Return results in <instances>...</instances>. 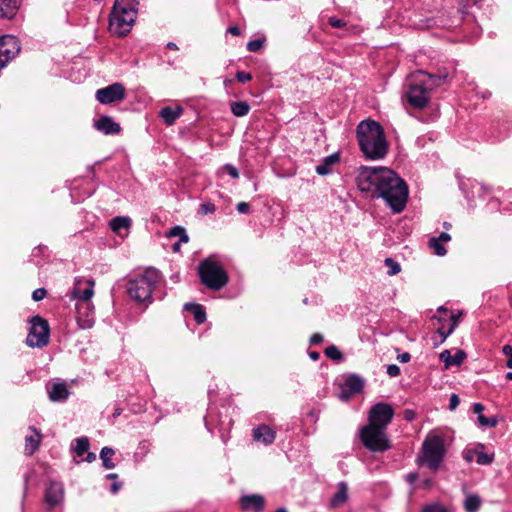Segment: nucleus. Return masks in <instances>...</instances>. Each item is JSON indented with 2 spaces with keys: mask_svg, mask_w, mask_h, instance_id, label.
Here are the masks:
<instances>
[{
  "mask_svg": "<svg viewBox=\"0 0 512 512\" xmlns=\"http://www.w3.org/2000/svg\"><path fill=\"white\" fill-rule=\"evenodd\" d=\"M364 382L362 378L357 375H351L345 381V388L351 395L357 394L362 391Z\"/></svg>",
  "mask_w": 512,
  "mask_h": 512,
  "instance_id": "nucleus-25",
  "label": "nucleus"
},
{
  "mask_svg": "<svg viewBox=\"0 0 512 512\" xmlns=\"http://www.w3.org/2000/svg\"><path fill=\"white\" fill-rule=\"evenodd\" d=\"M403 417L406 421L412 422L416 418V413L414 410L406 409L403 413Z\"/></svg>",
  "mask_w": 512,
  "mask_h": 512,
  "instance_id": "nucleus-51",
  "label": "nucleus"
},
{
  "mask_svg": "<svg viewBox=\"0 0 512 512\" xmlns=\"http://www.w3.org/2000/svg\"><path fill=\"white\" fill-rule=\"evenodd\" d=\"M437 239L440 242H448L451 240V236L447 232H442Z\"/></svg>",
  "mask_w": 512,
  "mask_h": 512,
  "instance_id": "nucleus-57",
  "label": "nucleus"
},
{
  "mask_svg": "<svg viewBox=\"0 0 512 512\" xmlns=\"http://www.w3.org/2000/svg\"><path fill=\"white\" fill-rule=\"evenodd\" d=\"M240 506L243 511L254 510L262 512L264 510L265 501L261 495H245L240 498Z\"/></svg>",
  "mask_w": 512,
  "mask_h": 512,
  "instance_id": "nucleus-17",
  "label": "nucleus"
},
{
  "mask_svg": "<svg viewBox=\"0 0 512 512\" xmlns=\"http://www.w3.org/2000/svg\"><path fill=\"white\" fill-rule=\"evenodd\" d=\"M360 439L363 445L372 452H384L391 447L383 428L366 425L360 431Z\"/></svg>",
  "mask_w": 512,
  "mask_h": 512,
  "instance_id": "nucleus-8",
  "label": "nucleus"
},
{
  "mask_svg": "<svg viewBox=\"0 0 512 512\" xmlns=\"http://www.w3.org/2000/svg\"><path fill=\"white\" fill-rule=\"evenodd\" d=\"M467 355L464 350L458 349L454 355H451L449 350H444L440 353V360L444 362L445 367L460 366L466 359Z\"/></svg>",
  "mask_w": 512,
  "mask_h": 512,
  "instance_id": "nucleus-20",
  "label": "nucleus"
},
{
  "mask_svg": "<svg viewBox=\"0 0 512 512\" xmlns=\"http://www.w3.org/2000/svg\"><path fill=\"white\" fill-rule=\"evenodd\" d=\"M95 97L101 104H111L122 101L125 98V87L116 82L96 91Z\"/></svg>",
  "mask_w": 512,
  "mask_h": 512,
  "instance_id": "nucleus-12",
  "label": "nucleus"
},
{
  "mask_svg": "<svg viewBox=\"0 0 512 512\" xmlns=\"http://www.w3.org/2000/svg\"><path fill=\"white\" fill-rule=\"evenodd\" d=\"M47 291L44 288H38L33 291L32 299L34 301H40L46 297Z\"/></svg>",
  "mask_w": 512,
  "mask_h": 512,
  "instance_id": "nucleus-44",
  "label": "nucleus"
},
{
  "mask_svg": "<svg viewBox=\"0 0 512 512\" xmlns=\"http://www.w3.org/2000/svg\"><path fill=\"white\" fill-rule=\"evenodd\" d=\"M47 392L52 402L66 401L70 395V391L65 382L52 383L50 386H47Z\"/></svg>",
  "mask_w": 512,
  "mask_h": 512,
  "instance_id": "nucleus-16",
  "label": "nucleus"
},
{
  "mask_svg": "<svg viewBox=\"0 0 512 512\" xmlns=\"http://www.w3.org/2000/svg\"><path fill=\"white\" fill-rule=\"evenodd\" d=\"M76 321L81 329H89L94 325V306L92 302H76Z\"/></svg>",
  "mask_w": 512,
  "mask_h": 512,
  "instance_id": "nucleus-13",
  "label": "nucleus"
},
{
  "mask_svg": "<svg viewBox=\"0 0 512 512\" xmlns=\"http://www.w3.org/2000/svg\"><path fill=\"white\" fill-rule=\"evenodd\" d=\"M456 328V321L454 323H450L449 328L447 330L444 329V326L438 328L437 332L441 336V343H443L446 338L453 333Z\"/></svg>",
  "mask_w": 512,
  "mask_h": 512,
  "instance_id": "nucleus-39",
  "label": "nucleus"
},
{
  "mask_svg": "<svg viewBox=\"0 0 512 512\" xmlns=\"http://www.w3.org/2000/svg\"><path fill=\"white\" fill-rule=\"evenodd\" d=\"M138 6V0H115L110 14V31L119 37L127 35L136 20Z\"/></svg>",
  "mask_w": 512,
  "mask_h": 512,
  "instance_id": "nucleus-4",
  "label": "nucleus"
},
{
  "mask_svg": "<svg viewBox=\"0 0 512 512\" xmlns=\"http://www.w3.org/2000/svg\"><path fill=\"white\" fill-rule=\"evenodd\" d=\"M360 150L367 159H383L388 152V143L382 126L374 120L361 121L356 129Z\"/></svg>",
  "mask_w": 512,
  "mask_h": 512,
  "instance_id": "nucleus-3",
  "label": "nucleus"
},
{
  "mask_svg": "<svg viewBox=\"0 0 512 512\" xmlns=\"http://www.w3.org/2000/svg\"><path fill=\"white\" fill-rule=\"evenodd\" d=\"M476 461L480 465H487L493 461V458L484 452H477Z\"/></svg>",
  "mask_w": 512,
  "mask_h": 512,
  "instance_id": "nucleus-41",
  "label": "nucleus"
},
{
  "mask_svg": "<svg viewBox=\"0 0 512 512\" xmlns=\"http://www.w3.org/2000/svg\"><path fill=\"white\" fill-rule=\"evenodd\" d=\"M429 247L432 248L438 256H444L447 253L446 248L441 244L439 239L435 237L429 240Z\"/></svg>",
  "mask_w": 512,
  "mask_h": 512,
  "instance_id": "nucleus-35",
  "label": "nucleus"
},
{
  "mask_svg": "<svg viewBox=\"0 0 512 512\" xmlns=\"http://www.w3.org/2000/svg\"><path fill=\"white\" fill-rule=\"evenodd\" d=\"M96 459V455L94 453H88L86 457L87 462H93Z\"/></svg>",
  "mask_w": 512,
  "mask_h": 512,
  "instance_id": "nucleus-61",
  "label": "nucleus"
},
{
  "mask_svg": "<svg viewBox=\"0 0 512 512\" xmlns=\"http://www.w3.org/2000/svg\"><path fill=\"white\" fill-rule=\"evenodd\" d=\"M431 485H432V480H431V479H425V480L423 481V486H424L425 488H429V487H431Z\"/></svg>",
  "mask_w": 512,
  "mask_h": 512,
  "instance_id": "nucleus-63",
  "label": "nucleus"
},
{
  "mask_svg": "<svg viewBox=\"0 0 512 512\" xmlns=\"http://www.w3.org/2000/svg\"><path fill=\"white\" fill-rule=\"evenodd\" d=\"M481 506V498L476 495H468L464 501V508L467 512H477Z\"/></svg>",
  "mask_w": 512,
  "mask_h": 512,
  "instance_id": "nucleus-29",
  "label": "nucleus"
},
{
  "mask_svg": "<svg viewBox=\"0 0 512 512\" xmlns=\"http://www.w3.org/2000/svg\"><path fill=\"white\" fill-rule=\"evenodd\" d=\"M309 357H310L312 360L316 361V360H318V359H319L320 354H319L317 351H311V352L309 353Z\"/></svg>",
  "mask_w": 512,
  "mask_h": 512,
  "instance_id": "nucleus-60",
  "label": "nucleus"
},
{
  "mask_svg": "<svg viewBox=\"0 0 512 512\" xmlns=\"http://www.w3.org/2000/svg\"><path fill=\"white\" fill-rule=\"evenodd\" d=\"M222 169L225 170L233 179L239 178V171L233 165L226 164Z\"/></svg>",
  "mask_w": 512,
  "mask_h": 512,
  "instance_id": "nucleus-43",
  "label": "nucleus"
},
{
  "mask_svg": "<svg viewBox=\"0 0 512 512\" xmlns=\"http://www.w3.org/2000/svg\"><path fill=\"white\" fill-rule=\"evenodd\" d=\"M410 354L405 352V353H402V354H399L397 359L401 362V363H407L410 361Z\"/></svg>",
  "mask_w": 512,
  "mask_h": 512,
  "instance_id": "nucleus-53",
  "label": "nucleus"
},
{
  "mask_svg": "<svg viewBox=\"0 0 512 512\" xmlns=\"http://www.w3.org/2000/svg\"><path fill=\"white\" fill-rule=\"evenodd\" d=\"M115 454V451L110 447H103L100 452V458L102 460L103 466L106 469H113L115 464L112 462L111 457Z\"/></svg>",
  "mask_w": 512,
  "mask_h": 512,
  "instance_id": "nucleus-31",
  "label": "nucleus"
},
{
  "mask_svg": "<svg viewBox=\"0 0 512 512\" xmlns=\"http://www.w3.org/2000/svg\"><path fill=\"white\" fill-rule=\"evenodd\" d=\"M160 281V273L148 268L142 274L131 277L126 283V291L131 299L139 303H151L152 293Z\"/></svg>",
  "mask_w": 512,
  "mask_h": 512,
  "instance_id": "nucleus-5",
  "label": "nucleus"
},
{
  "mask_svg": "<svg viewBox=\"0 0 512 512\" xmlns=\"http://www.w3.org/2000/svg\"><path fill=\"white\" fill-rule=\"evenodd\" d=\"M477 186H479V190L482 191V194H489L491 192V188L487 185L477 183Z\"/></svg>",
  "mask_w": 512,
  "mask_h": 512,
  "instance_id": "nucleus-58",
  "label": "nucleus"
},
{
  "mask_svg": "<svg viewBox=\"0 0 512 512\" xmlns=\"http://www.w3.org/2000/svg\"><path fill=\"white\" fill-rule=\"evenodd\" d=\"M483 410H484V406L481 403H475L473 405V412L478 414V416L480 414H482Z\"/></svg>",
  "mask_w": 512,
  "mask_h": 512,
  "instance_id": "nucleus-56",
  "label": "nucleus"
},
{
  "mask_svg": "<svg viewBox=\"0 0 512 512\" xmlns=\"http://www.w3.org/2000/svg\"><path fill=\"white\" fill-rule=\"evenodd\" d=\"M339 161V155L337 153L331 154L325 157L321 164L316 167V172L319 175H327L331 172V166Z\"/></svg>",
  "mask_w": 512,
  "mask_h": 512,
  "instance_id": "nucleus-26",
  "label": "nucleus"
},
{
  "mask_svg": "<svg viewBox=\"0 0 512 512\" xmlns=\"http://www.w3.org/2000/svg\"><path fill=\"white\" fill-rule=\"evenodd\" d=\"M94 126L98 131L106 135H115L120 133L121 131L120 125L109 116H101L94 123Z\"/></svg>",
  "mask_w": 512,
  "mask_h": 512,
  "instance_id": "nucleus-18",
  "label": "nucleus"
},
{
  "mask_svg": "<svg viewBox=\"0 0 512 512\" xmlns=\"http://www.w3.org/2000/svg\"><path fill=\"white\" fill-rule=\"evenodd\" d=\"M122 413V409L117 407L114 412H113V417L116 418L118 416H120V414Z\"/></svg>",
  "mask_w": 512,
  "mask_h": 512,
  "instance_id": "nucleus-64",
  "label": "nucleus"
},
{
  "mask_svg": "<svg viewBox=\"0 0 512 512\" xmlns=\"http://www.w3.org/2000/svg\"><path fill=\"white\" fill-rule=\"evenodd\" d=\"M184 309L191 312L195 321L202 324L206 321V312L202 305L196 303H186Z\"/></svg>",
  "mask_w": 512,
  "mask_h": 512,
  "instance_id": "nucleus-27",
  "label": "nucleus"
},
{
  "mask_svg": "<svg viewBox=\"0 0 512 512\" xmlns=\"http://www.w3.org/2000/svg\"><path fill=\"white\" fill-rule=\"evenodd\" d=\"M275 431L268 425L262 424L253 430V439L265 445H270L275 440Z\"/></svg>",
  "mask_w": 512,
  "mask_h": 512,
  "instance_id": "nucleus-19",
  "label": "nucleus"
},
{
  "mask_svg": "<svg viewBox=\"0 0 512 512\" xmlns=\"http://www.w3.org/2000/svg\"><path fill=\"white\" fill-rule=\"evenodd\" d=\"M394 409L390 404L380 402L373 405L369 411L368 425L386 429L387 425L392 421Z\"/></svg>",
  "mask_w": 512,
  "mask_h": 512,
  "instance_id": "nucleus-10",
  "label": "nucleus"
},
{
  "mask_svg": "<svg viewBox=\"0 0 512 512\" xmlns=\"http://www.w3.org/2000/svg\"><path fill=\"white\" fill-rule=\"evenodd\" d=\"M63 497V485L59 482H50L45 491V502L48 504L49 509L59 505L63 501Z\"/></svg>",
  "mask_w": 512,
  "mask_h": 512,
  "instance_id": "nucleus-14",
  "label": "nucleus"
},
{
  "mask_svg": "<svg viewBox=\"0 0 512 512\" xmlns=\"http://www.w3.org/2000/svg\"><path fill=\"white\" fill-rule=\"evenodd\" d=\"M417 479H418L417 473H409L406 475V480L411 485L414 484Z\"/></svg>",
  "mask_w": 512,
  "mask_h": 512,
  "instance_id": "nucleus-54",
  "label": "nucleus"
},
{
  "mask_svg": "<svg viewBox=\"0 0 512 512\" xmlns=\"http://www.w3.org/2000/svg\"><path fill=\"white\" fill-rule=\"evenodd\" d=\"M265 42V38H258L251 40L247 43V50L249 52H258L262 49Z\"/></svg>",
  "mask_w": 512,
  "mask_h": 512,
  "instance_id": "nucleus-37",
  "label": "nucleus"
},
{
  "mask_svg": "<svg viewBox=\"0 0 512 512\" xmlns=\"http://www.w3.org/2000/svg\"><path fill=\"white\" fill-rule=\"evenodd\" d=\"M121 488V483L120 482H114L111 487H110V491L113 493V494H116Z\"/></svg>",
  "mask_w": 512,
  "mask_h": 512,
  "instance_id": "nucleus-59",
  "label": "nucleus"
},
{
  "mask_svg": "<svg viewBox=\"0 0 512 512\" xmlns=\"http://www.w3.org/2000/svg\"><path fill=\"white\" fill-rule=\"evenodd\" d=\"M20 51V43L15 36L3 35L0 37V71Z\"/></svg>",
  "mask_w": 512,
  "mask_h": 512,
  "instance_id": "nucleus-11",
  "label": "nucleus"
},
{
  "mask_svg": "<svg viewBox=\"0 0 512 512\" xmlns=\"http://www.w3.org/2000/svg\"><path fill=\"white\" fill-rule=\"evenodd\" d=\"M421 512H449V511L441 504L435 503V504H430V505L423 507Z\"/></svg>",
  "mask_w": 512,
  "mask_h": 512,
  "instance_id": "nucleus-40",
  "label": "nucleus"
},
{
  "mask_svg": "<svg viewBox=\"0 0 512 512\" xmlns=\"http://www.w3.org/2000/svg\"><path fill=\"white\" fill-rule=\"evenodd\" d=\"M80 283L81 281H78L73 290L71 291V299L76 300V302H91V298L94 295V281L87 280V286L83 289L80 287Z\"/></svg>",
  "mask_w": 512,
  "mask_h": 512,
  "instance_id": "nucleus-15",
  "label": "nucleus"
},
{
  "mask_svg": "<svg viewBox=\"0 0 512 512\" xmlns=\"http://www.w3.org/2000/svg\"><path fill=\"white\" fill-rule=\"evenodd\" d=\"M236 209L241 214H247L250 212L251 207L247 202H239L236 206Z\"/></svg>",
  "mask_w": 512,
  "mask_h": 512,
  "instance_id": "nucleus-49",
  "label": "nucleus"
},
{
  "mask_svg": "<svg viewBox=\"0 0 512 512\" xmlns=\"http://www.w3.org/2000/svg\"><path fill=\"white\" fill-rule=\"evenodd\" d=\"M21 0H0V17L11 19L20 8Z\"/></svg>",
  "mask_w": 512,
  "mask_h": 512,
  "instance_id": "nucleus-21",
  "label": "nucleus"
},
{
  "mask_svg": "<svg viewBox=\"0 0 512 512\" xmlns=\"http://www.w3.org/2000/svg\"><path fill=\"white\" fill-rule=\"evenodd\" d=\"M357 186L362 192L380 197L394 213L402 212L408 200V186L389 168H372L363 166L356 178Z\"/></svg>",
  "mask_w": 512,
  "mask_h": 512,
  "instance_id": "nucleus-1",
  "label": "nucleus"
},
{
  "mask_svg": "<svg viewBox=\"0 0 512 512\" xmlns=\"http://www.w3.org/2000/svg\"><path fill=\"white\" fill-rule=\"evenodd\" d=\"M460 403V399L457 394H452L449 399L450 410H455Z\"/></svg>",
  "mask_w": 512,
  "mask_h": 512,
  "instance_id": "nucleus-50",
  "label": "nucleus"
},
{
  "mask_svg": "<svg viewBox=\"0 0 512 512\" xmlns=\"http://www.w3.org/2000/svg\"><path fill=\"white\" fill-rule=\"evenodd\" d=\"M216 210V207L213 203H203L200 205V211L203 214H212Z\"/></svg>",
  "mask_w": 512,
  "mask_h": 512,
  "instance_id": "nucleus-46",
  "label": "nucleus"
},
{
  "mask_svg": "<svg viewBox=\"0 0 512 512\" xmlns=\"http://www.w3.org/2000/svg\"><path fill=\"white\" fill-rule=\"evenodd\" d=\"M447 74H430L418 70L410 75L407 82L406 101L414 109L425 108L431 99V92L441 86Z\"/></svg>",
  "mask_w": 512,
  "mask_h": 512,
  "instance_id": "nucleus-2",
  "label": "nucleus"
},
{
  "mask_svg": "<svg viewBox=\"0 0 512 512\" xmlns=\"http://www.w3.org/2000/svg\"><path fill=\"white\" fill-rule=\"evenodd\" d=\"M236 78L241 83L249 82L252 79V75L245 71H238L236 73Z\"/></svg>",
  "mask_w": 512,
  "mask_h": 512,
  "instance_id": "nucleus-45",
  "label": "nucleus"
},
{
  "mask_svg": "<svg viewBox=\"0 0 512 512\" xmlns=\"http://www.w3.org/2000/svg\"><path fill=\"white\" fill-rule=\"evenodd\" d=\"M89 449V440L87 437H80L76 439L75 452L78 456H83Z\"/></svg>",
  "mask_w": 512,
  "mask_h": 512,
  "instance_id": "nucleus-33",
  "label": "nucleus"
},
{
  "mask_svg": "<svg viewBox=\"0 0 512 512\" xmlns=\"http://www.w3.org/2000/svg\"><path fill=\"white\" fill-rule=\"evenodd\" d=\"M31 327L26 339L30 347L42 348L49 342L50 328L48 322L40 316H34L30 320Z\"/></svg>",
  "mask_w": 512,
  "mask_h": 512,
  "instance_id": "nucleus-9",
  "label": "nucleus"
},
{
  "mask_svg": "<svg viewBox=\"0 0 512 512\" xmlns=\"http://www.w3.org/2000/svg\"><path fill=\"white\" fill-rule=\"evenodd\" d=\"M131 223H132V221L129 217L118 216V217L113 218L110 221L109 226L113 232L120 234L122 229H126V230L129 229V227L131 226Z\"/></svg>",
  "mask_w": 512,
  "mask_h": 512,
  "instance_id": "nucleus-28",
  "label": "nucleus"
},
{
  "mask_svg": "<svg viewBox=\"0 0 512 512\" xmlns=\"http://www.w3.org/2000/svg\"><path fill=\"white\" fill-rule=\"evenodd\" d=\"M323 341V336L319 333H315L310 338L311 345L320 344Z\"/></svg>",
  "mask_w": 512,
  "mask_h": 512,
  "instance_id": "nucleus-52",
  "label": "nucleus"
},
{
  "mask_svg": "<svg viewBox=\"0 0 512 512\" xmlns=\"http://www.w3.org/2000/svg\"><path fill=\"white\" fill-rule=\"evenodd\" d=\"M167 48L168 49H171V50H177L178 49V46L174 43V42H169L167 44Z\"/></svg>",
  "mask_w": 512,
  "mask_h": 512,
  "instance_id": "nucleus-62",
  "label": "nucleus"
},
{
  "mask_svg": "<svg viewBox=\"0 0 512 512\" xmlns=\"http://www.w3.org/2000/svg\"><path fill=\"white\" fill-rule=\"evenodd\" d=\"M250 111V106L245 101L233 102L231 104V112L237 117L246 116Z\"/></svg>",
  "mask_w": 512,
  "mask_h": 512,
  "instance_id": "nucleus-30",
  "label": "nucleus"
},
{
  "mask_svg": "<svg viewBox=\"0 0 512 512\" xmlns=\"http://www.w3.org/2000/svg\"><path fill=\"white\" fill-rule=\"evenodd\" d=\"M31 430H33L32 435H28L25 438V451L28 455H32L39 447L41 442V434L38 432L35 428L30 427Z\"/></svg>",
  "mask_w": 512,
  "mask_h": 512,
  "instance_id": "nucleus-24",
  "label": "nucleus"
},
{
  "mask_svg": "<svg viewBox=\"0 0 512 512\" xmlns=\"http://www.w3.org/2000/svg\"><path fill=\"white\" fill-rule=\"evenodd\" d=\"M324 354L326 355V357L335 361H340L343 359L341 351L335 345H330L326 347V349L324 350Z\"/></svg>",
  "mask_w": 512,
  "mask_h": 512,
  "instance_id": "nucleus-34",
  "label": "nucleus"
},
{
  "mask_svg": "<svg viewBox=\"0 0 512 512\" xmlns=\"http://www.w3.org/2000/svg\"><path fill=\"white\" fill-rule=\"evenodd\" d=\"M446 450L443 436L429 433L422 443L421 455L417 458L419 465H426L430 470L437 471L444 459Z\"/></svg>",
  "mask_w": 512,
  "mask_h": 512,
  "instance_id": "nucleus-6",
  "label": "nucleus"
},
{
  "mask_svg": "<svg viewBox=\"0 0 512 512\" xmlns=\"http://www.w3.org/2000/svg\"><path fill=\"white\" fill-rule=\"evenodd\" d=\"M198 273L202 284L211 290L218 291L229 281L228 274L222 265L211 259H205L200 263Z\"/></svg>",
  "mask_w": 512,
  "mask_h": 512,
  "instance_id": "nucleus-7",
  "label": "nucleus"
},
{
  "mask_svg": "<svg viewBox=\"0 0 512 512\" xmlns=\"http://www.w3.org/2000/svg\"><path fill=\"white\" fill-rule=\"evenodd\" d=\"M384 263L385 266L389 268L388 274L391 276L396 275L401 271L400 264L394 261L392 258H386Z\"/></svg>",
  "mask_w": 512,
  "mask_h": 512,
  "instance_id": "nucleus-36",
  "label": "nucleus"
},
{
  "mask_svg": "<svg viewBox=\"0 0 512 512\" xmlns=\"http://www.w3.org/2000/svg\"><path fill=\"white\" fill-rule=\"evenodd\" d=\"M387 374L390 377H397L400 374V368L396 364H390L387 366Z\"/></svg>",
  "mask_w": 512,
  "mask_h": 512,
  "instance_id": "nucleus-48",
  "label": "nucleus"
},
{
  "mask_svg": "<svg viewBox=\"0 0 512 512\" xmlns=\"http://www.w3.org/2000/svg\"><path fill=\"white\" fill-rule=\"evenodd\" d=\"M478 422L483 427H495L497 425L496 417H486L483 414L478 416Z\"/></svg>",
  "mask_w": 512,
  "mask_h": 512,
  "instance_id": "nucleus-38",
  "label": "nucleus"
},
{
  "mask_svg": "<svg viewBox=\"0 0 512 512\" xmlns=\"http://www.w3.org/2000/svg\"><path fill=\"white\" fill-rule=\"evenodd\" d=\"M227 32L232 34L233 36H239L241 34V31L238 26H230Z\"/></svg>",
  "mask_w": 512,
  "mask_h": 512,
  "instance_id": "nucleus-55",
  "label": "nucleus"
},
{
  "mask_svg": "<svg viewBox=\"0 0 512 512\" xmlns=\"http://www.w3.org/2000/svg\"><path fill=\"white\" fill-rule=\"evenodd\" d=\"M169 237H179L180 242L187 243L189 241V237L186 233V230L181 226L173 227L169 233Z\"/></svg>",
  "mask_w": 512,
  "mask_h": 512,
  "instance_id": "nucleus-32",
  "label": "nucleus"
},
{
  "mask_svg": "<svg viewBox=\"0 0 512 512\" xmlns=\"http://www.w3.org/2000/svg\"><path fill=\"white\" fill-rule=\"evenodd\" d=\"M348 499V485L346 482L341 481L337 484V491L330 501L332 508L341 507Z\"/></svg>",
  "mask_w": 512,
  "mask_h": 512,
  "instance_id": "nucleus-22",
  "label": "nucleus"
},
{
  "mask_svg": "<svg viewBox=\"0 0 512 512\" xmlns=\"http://www.w3.org/2000/svg\"><path fill=\"white\" fill-rule=\"evenodd\" d=\"M328 23L334 28H343L346 26V22L336 17H330Z\"/></svg>",
  "mask_w": 512,
  "mask_h": 512,
  "instance_id": "nucleus-47",
  "label": "nucleus"
},
{
  "mask_svg": "<svg viewBox=\"0 0 512 512\" xmlns=\"http://www.w3.org/2000/svg\"><path fill=\"white\" fill-rule=\"evenodd\" d=\"M502 352L505 356H507L506 366L508 368H512V346L504 345L502 348Z\"/></svg>",
  "mask_w": 512,
  "mask_h": 512,
  "instance_id": "nucleus-42",
  "label": "nucleus"
},
{
  "mask_svg": "<svg viewBox=\"0 0 512 512\" xmlns=\"http://www.w3.org/2000/svg\"><path fill=\"white\" fill-rule=\"evenodd\" d=\"M181 107L171 108L166 106L161 109L160 116L167 125H172L182 114Z\"/></svg>",
  "mask_w": 512,
  "mask_h": 512,
  "instance_id": "nucleus-23",
  "label": "nucleus"
}]
</instances>
